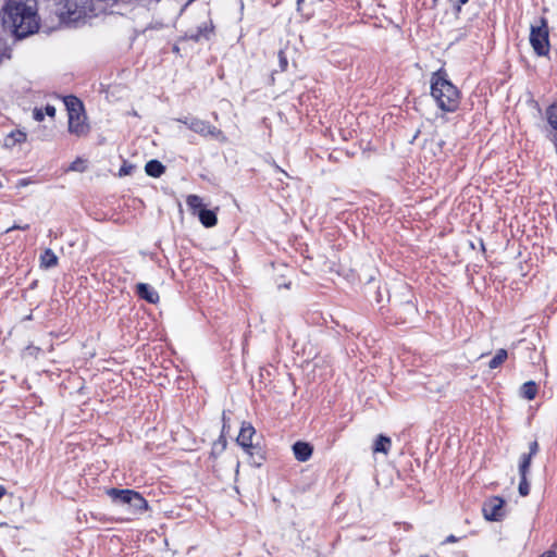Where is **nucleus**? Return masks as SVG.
Wrapping results in <instances>:
<instances>
[{"mask_svg":"<svg viewBox=\"0 0 557 557\" xmlns=\"http://www.w3.org/2000/svg\"><path fill=\"white\" fill-rule=\"evenodd\" d=\"M508 357L507 350L498 349L495 356L490 360L488 368L496 369L498 368Z\"/></svg>","mask_w":557,"mask_h":557,"instance_id":"obj_17","label":"nucleus"},{"mask_svg":"<svg viewBox=\"0 0 557 557\" xmlns=\"http://www.w3.org/2000/svg\"><path fill=\"white\" fill-rule=\"evenodd\" d=\"M107 494L115 504L128 505L133 513H143L148 509L147 500L136 491L110 488Z\"/></svg>","mask_w":557,"mask_h":557,"instance_id":"obj_5","label":"nucleus"},{"mask_svg":"<svg viewBox=\"0 0 557 557\" xmlns=\"http://www.w3.org/2000/svg\"><path fill=\"white\" fill-rule=\"evenodd\" d=\"M78 163H79V161H75V162H73V163L71 164V168H70V169H71V170H73V171H78V170H79V168H78Z\"/></svg>","mask_w":557,"mask_h":557,"instance_id":"obj_29","label":"nucleus"},{"mask_svg":"<svg viewBox=\"0 0 557 557\" xmlns=\"http://www.w3.org/2000/svg\"><path fill=\"white\" fill-rule=\"evenodd\" d=\"M520 475V482L518 486L519 494L522 497H525L530 493V483L528 481V474H519Z\"/></svg>","mask_w":557,"mask_h":557,"instance_id":"obj_21","label":"nucleus"},{"mask_svg":"<svg viewBox=\"0 0 557 557\" xmlns=\"http://www.w3.org/2000/svg\"><path fill=\"white\" fill-rule=\"evenodd\" d=\"M199 221L205 227H213L218 223V218L214 211L209 209H200L197 212Z\"/></svg>","mask_w":557,"mask_h":557,"instance_id":"obj_11","label":"nucleus"},{"mask_svg":"<svg viewBox=\"0 0 557 557\" xmlns=\"http://www.w3.org/2000/svg\"><path fill=\"white\" fill-rule=\"evenodd\" d=\"M45 113L51 117H53L55 115V108L51 104H47L45 107Z\"/></svg>","mask_w":557,"mask_h":557,"instance_id":"obj_26","label":"nucleus"},{"mask_svg":"<svg viewBox=\"0 0 557 557\" xmlns=\"http://www.w3.org/2000/svg\"><path fill=\"white\" fill-rule=\"evenodd\" d=\"M145 171L151 177H160L164 173L165 166L158 160H150L146 163Z\"/></svg>","mask_w":557,"mask_h":557,"instance_id":"obj_15","label":"nucleus"},{"mask_svg":"<svg viewBox=\"0 0 557 557\" xmlns=\"http://www.w3.org/2000/svg\"><path fill=\"white\" fill-rule=\"evenodd\" d=\"M530 45L539 57H546L549 53V29L545 17H540L536 24L530 27Z\"/></svg>","mask_w":557,"mask_h":557,"instance_id":"obj_4","label":"nucleus"},{"mask_svg":"<svg viewBox=\"0 0 557 557\" xmlns=\"http://www.w3.org/2000/svg\"><path fill=\"white\" fill-rule=\"evenodd\" d=\"M392 446V441L385 435H379L373 444V453H382L387 455Z\"/></svg>","mask_w":557,"mask_h":557,"instance_id":"obj_14","label":"nucleus"},{"mask_svg":"<svg viewBox=\"0 0 557 557\" xmlns=\"http://www.w3.org/2000/svg\"><path fill=\"white\" fill-rule=\"evenodd\" d=\"M255 428L250 423L244 422L242 424L239 434L237 436V443L240 445L252 458V463L255 466H261L263 457L261 455L258 456V459L253 458V453L251 451L256 447L252 445V436L255 435Z\"/></svg>","mask_w":557,"mask_h":557,"instance_id":"obj_7","label":"nucleus"},{"mask_svg":"<svg viewBox=\"0 0 557 557\" xmlns=\"http://www.w3.org/2000/svg\"><path fill=\"white\" fill-rule=\"evenodd\" d=\"M293 451H294L295 458L298 461L305 462L311 457L312 447L310 446V444L299 441L293 445Z\"/></svg>","mask_w":557,"mask_h":557,"instance_id":"obj_10","label":"nucleus"},{"mask_svg":"<svg viewBox=\"0 0 557 557\" xmlns=\"http://www.w3.org/2000/svg\"><path fill=\"white\" fill-rule=\"evenodd\" d=\"M468 1H469V0H458V3H459V5H463V4H466Z\"/></svg>","mask_w":557,"mask_h":557,"instance_id":"obj_31","label":"nucleus"},{"mask_svg":"<svg viewBox=\"0 0 557 557\" xmlns=\"http://www.w3.org/2000/svg\"><path fill=\"white\" fill-rule=\"evenodd\" d=\"M532 458H533V456H531V455H529V454H523V455L520 457V462H519V474H523V473H524V474H529Z\"/></svg>","mask_w":557,"mask_h":557,"instance_id":"obj_19","label":"nucleus"},{"mask_svg":"<svg viewBox=\"0 0 557 557\" xmlns=\"http://www.w3.org/2000/svg\"><path fill=\"white\" fill-rule=\"evenodd\" d=\"M278 65H280V70L282 72L286 71L287 70V66H288V60L285 55V52L283 50H280L278 51Z\"/></svg>","mask_w":557,"mask_h":557,"instance_id":"obj_22","label":"nucleus"},{"mask_svg":"<svg viewBox=\"0 0 557 557\" xmlns=\"http://www.w3.org/2000/svg\"><path fill=\"white\" fill-rule=\"evenodd\" d=\"M203 35L201 34V30H199L198 35L196 36V39H199L200 37H202Z\"/></svg>","mask_w":557,"mask_h":557,"instance_id":"obj_32","label":"nucleus"},{"mask_svg":"<svg viewBox=\"0 0 557 557\" xmlns=\"http://www.w3.org/2000/svg\"><path fill=\"white\" fill-rule=\"evenodd\" d=\"M2 20L18 38L36 33L39 28L36 0H7Z\"/></svg>","mask_w":557,"mask_h":557,"instance_id":"obj_1","label":"nucleus"},{"mask_svg":"<svg viewBox=\"0 0 557 557\" xmlns=\"http://www.w3.org/2000/svg\"><path fill=\"white\" fill-rule=\"evenodd\" d=\"M537 393V386L533 381L525 382L521 386V395L528 399L531 400L536 396Z\"/></svg>","mask_w":557,"mask_h":557,"instance_id":"obj_16","label":"nucleus"},{"mask_svg":"<svg viewBox=\"0 0 557 557\" xmlns=\"http://www.w3.org/2000/svg\"><path fill=\"white\" fill-rule=\"evenodd\" d=\"M505 502L498 496L488 498L482 507L483 516L488 521H499L505 516Z\"/></svg>","mask_w":557,"mask_h":557,"instance_id":"obj_8","label":"nucleus"},{"mask_svg":"<svg viewBox=\"0 0 557 557\" xmlns=\"http://www.w3.org/2000/svg\"><path fill=\"white\" fill-rule=\"evenodd\" d=\"M458 539L455 535H449L445 539L444 543H455Z\"/></svg>","mask_w":557,"mask_h":557,"instance_id":"obj_28","label":"nucleus"},{"mask_svg":"<svg viewBox=\"0 0 557 557\" xmlns=\"http://www.w3.org/2000/svg\"><path fill=\"white\" fill-rule=\"evenodd\" d=\"M419 557H428V556L421 555V556H419Z\"/></svg>","mask_w":557,"mask_h":557,"instance_id":"obj_33","label":"nucleus"},{"mask_svg":"<svg viewBox=\"0 0 557 557\" xmlns=\"http://www.w3.org/2000/svg\"><path fill=\"white\" fill-rule=\"evenodd\" d=\"M58 264V257L52 249L47 248L40 255V267L45 269L54 268Z\"/></svg>","mask_w":557,"mask_h":557,"instance_id":"obj_13","label":"nucleus"},{"mask_svg":"<svg viewBox=\"0 0 557 557\" xmlns=\"http://www.w3.org/2000/svg\"><path fill=\"white\" fill-rule=\"evenodd\" d=\"M128 173H129V171H128L126 168H124V166H123V168H121V170H120V174H121V175H126V174H128Z\"/></svg>","mask_w":557,"mask_h":557,"instance_id":"obj_30","label":"nucleus"},{"mask_svg":"<svg viewBox=\"0 0 557 557\" xmlns=\"http://www.w3.org/2000/svg\"><path fill=\"white\" fill-rule=\"evenodd\" d=\"M186 203L189 207V209L193 211L194 214H197V212L202 208V199L197 195H189L186 199Z\"/></svg>","mask_w":557,"mask_h":557,"instance_id":"obj_18","label":"nucleus"},{"mask_svg":"<svg viewBox=\"0 0 557 557\" xmlns=\"http://www.w3.org/2000/svg\"><path fill=\"white\" fill-rule=\"evenodd\" d=\"M136 293L141 299H145L149 304H157L159 301L158 292L149 284L138 283L136 285Z\"/></svg>","mask_w":557,"mask_h":557,"instance_id":"obj_9","label":"nucleus"},{"mask_svg":"<svg viewBox=\"0 0 557 557\" xmlns=\"http://www.w3.org/2000/svg\"><path fill=\"white\" fill-rule=\"evenodd\" d=\"M34 119L37 121V122H41L44 120V112L41 109H35L34 110Z\"/></svg>","mask_w":557,"mask_h":557,"instance_id":"obj_25","label":"nucleus"},{"mask_svg":"<svg viewBox=\"0 0 557 557\" xmlns=\"http://www.w3.org/2000/svg\"><path fill=\"white\" fill-rule=\"evenodd\" d=\"M64 103L69 115V132L77 137L86 136L90 126L84 113L82 101L75 96L64 98Z\"/></svg>","mask_w":557,"mask_h":557,"instance_id":"obj_3","label":"nucleus"},{"mask_svg":"<svg viewBox=\"0 0 557 557\" xmlns=\"http://www.w3.org/2000/svg\"><path fill=\"white\" fill-rule=\"evenodd\" d=\"M540 557H557V555L553 550H547V552L543 553Z\"/></svg>","mask_w":557,"mask_h":557,"instance_id":"obj_27","label":"nucleus"},{"mask_svg":"<svg viewBox=\"0 0 557 557\" xmlns=\"http://www.w3.org/2000/svg\"><path fill=\"white\" fill-rule=\"evenodd\" d=\"M29 225L28 224H13L11 227H9L5 232L9 233L11 231H14V230H21V231H26L28 230Z\"/></svg>","mask_w":557,"mask_h":557,"instance_id":"obj_24","label":"nucleus"},{"mask_svg":"<svg viewBox=\"0 0 557 557\" xmlns=\"http://www.w3.org/2000/svg\"><path fill=\"white\" fill-rule=\"evenodd\" d=\"M546 116L550 127L557 132V106H550L546 111Z\"/></svg>","mask_w":557,"mask_h":557,"instance_id":"obj_20","label":"nucleus"},{"mask_svg":"<svg viewBox=\"0 0 557 557\" xmlns=\"http://www.w3.org/2000/svg\"><path fill=\"white\" fill-rule=\"evenodd\" d=\"M431 96L444 112H455L460 103L458 88L447 78V74L438 70L431 77Z\"/></svg>","mask_w":557,"mask_h":557,"instance_id":"obj_2","label":"nucleus"},{"mask_svg":"<svg viewBox=\"0 0 557 557\" xmlns=\"http://www.w3.org/2000/svg\"><path fill=\"white\" fill-rule=\"evenodd\" d=\"M27 135L24 131L15 129L12 131L4 139V146L8 148H12L16 144H22L26 141Z\"/></svg>","mask_w":557,"mask_h":557,"instance_id":"obj_12","label":"nucleus"},{"mask_svg":"<svg viewBox=\"0 0 557 557\" xmlns=\"http://www.w3.org/2000/svg\"><path fill=\"white\" fill-rule=\"evenodd\" d=\"M176 121L186 125L190 131L199 134L202 137H212L220 143L227 141V137L221 129L205 120H200L195 116H184L176 119Z\"/></svg>","mask_w":557,"mask_h":557,"instance_id":"obj_6","label":"nucleus"},{"mask_svg":"<svg viewBox=\"0 0 557 557\" xmlns=\"http://www.w3.org/2000/svg\"><path fill=\"white\" fill-rule=\"evenodd\" d=\"M539 448L540 447H539L537 441H533L529 444V453L528 454L534 457L537 454Z\"/></svg>","mask_w":557,"mask_h":557,"instance_id":"obj_23","label":"nucleus"}]
</instances>
